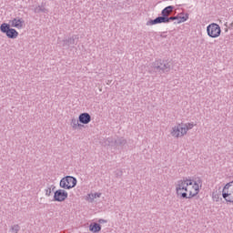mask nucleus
Returning a JSON list of instances; mask_svg holds the SVG:
<instances>
[{
	"label": "nucleus",
	"mask_w": 233,
	"mask_h": 233,
	"mask_svg": "<svg viewBox=\"0 0 233 233\" xmlns=\"http://www.w3.org/2000/svg\"><path fill=\"white\" fill-rule=\"evenodd\" d=\"M222 198L227 203H233V180L224 186Z\"/></svg>",
	"instance_id": "6"
},
{
	"label": "nucleus",
	"mask_w": 233,
	"mask_h": 233,
	"mask_svg": "<svg viewBox=\"0 0 233 233\" xmlns=\"http://www.w3.org/2000/svg\"><path fill=\"white\" fill-rule=\"evenodd\" d=\"M96 198H101V193L88 194L87 201L93 203V201L96 199Z\"/></svg>",
	"instance_id": "19"
},
{
	"label": "nucleus",
	"mask_w": 233,
	"mask_h": 233,
	"mask_svg": "<svg viewBox=\"0 0 233 233\" xmlns=\"http://www.w3.org/2000/svg\"><path fill=\"white\" fill-rule=\"evenodd\" d=\"M127 145V139L124 137H118L115 140V147H125Z\"/></svg>",
	"instance_id": "16"
},
{
	"label": "nucleus",
	"mask_w": 233,
	"mask_h": 233,
	"mask_svg": "<svg viewBox=\"0 0 233 233\" xmlns=\"http://www.w3.org/2000/svg\"><path fill=\"white\" fill-rule=\"evenodd\" d=\"M51 194H52V188L47 187V188L46 189V196H50Z\"/></svg>",
	"instance_id": "24"
},
{
	"label": "nucleus",
	"mask_w": 233,
	"mask_h": 233,
	"mask_svg": "<svg viewBox=\"0 0 233 233\" xmlns=\"http://www.w3.org/2000/svg\"><path fill=\"white\" fill-rule=\"evenodd\" d=\"M212 198L214 199V201H219L221 199V191H218L216 190V191H213L212 193Z\"/></svg>",
	"instance_id": "20"
},
{
	"label": "nucleus",
	"mask_w": 233,
	"mask_h": 233,
	"mask_svg": "<svg viewBox=\"0 0 233 233\" xmlns=\"http://www.w3.org/2000/svg\"><path fill=\"white\" fill-rule=\"evenodd\" d=\"M71 127L73 128V130H76L77 127H83V125L79 124V119H76V118H72L71 119Z\"/></svg>",
	"instance_id": "18"
},
{
	"label": "nucleus",
	"mask_w": 233,
	"mask_h": 233,
	"mask_svg": "<svg viewBox=\"0 0 233 233\" xmlns=\"http://www.w3.org/2000/svg\"><path fill=\"white\" fill-rule=\"evenodd\" d=\"M231 28H233V22L230 24Z\"/></svg>",
	"instance_id": "28"
},
{
	"label": "nucleus",
	"mask_w": 233,
	"mask_h": 233,
	"mask_svg": "<svg viewBox=\"0 0 233 233\" xmlns=\"http://www.w3.org/2000/svg\"><path fill=\"white\" fill-rule=\"evenodd\" d=\"M78 121L82 125H88L92 121V116L88 113H81L78 116Z\"/></svg>",
	"instance_id": "11"
},
{
	"label": "nucleus",
	"mask_w": 233,
	"mask_h": 233,
	"mask_svg": "<svg viewBox=\"0 0 233 233\" xmlns=\"http://www.w3.org/2000/svg\"><path fill=\"white\" fill-rule=\"evenodd\" d=\"M193 128L194 123H181L172 128L171 136H173V137H183V136H187L188 130H192Z\"/></svg>",
	"instance_id": "2"
},
{
	"label": "nucleus",
	"mask_w": 233,
	"mask_h": 233,
	"mask_svg": "<svg viewBox=\"0 0 233 233\" xmlns=\"http://www.w3.org/2000/svg\"><path fill=\"white\" fill-rule=\"evenodd\" d=\"M199 185H201V179L198 181L192 179L178 180L176 186L177 194L183 199H191L199 194Z\"/></svg>",
	"instance_id": "1"
},
{
	"label": "nucleus",
	"mask_w": 233,
	"mask_h": 233,
	"mask_svg": "<svg viewBox=\"0 0 233 233\" xmlns=\"http://www.w3.org/2000/svg\"><path fill=\"white\" fill-rule=\"evenodd\" d=\"M188 19V14H186L184 16H179V20L177 22V25L180 23H185Z\"/></svg>",
	"instance_id": "21"
},
{
	"label": "nucleus",
	"mask_w": 233,
	"mask_h": 233,
	"mask_svg": "<svg viewBox=\"0 0 233 233\" xmlns=\"http://www.w3.org/2000/svg\"><path fill=\"white\" fill-rule=\"evenodd\" d=\"M19 230H21V227H19L17 224L11 227L12 232L18 233Z\"/></svg>",
	"instance_id": "22"
},
{
	"label": "nucleus",
	"mask_w": 233,
	"mask_h": 233,
	"mask_svg": "<svg viewBox=\"0 0 233 233\" xmlns=\"http://www.w3.org/2000/svg\"><path fill=\"white\" fill-rule=\"evenodd\" d=\"M153 70L155 72H159V74H167V72H170V62L167 60H156L153 63Z\"/></svg>",
	"instance_id": "3"
},
{
	"label": "nucleus",
	"mask_w": 233,
	"mask_h": 233,
	"mask_svg": "<svg viewBox=\"0 0 233 233\" xmlns=\"http://www.w3.org/2000/svg\"><path fill=\"white\" fill-rule=\"evenodd\" d=\"M170 21H175L174 16H167L166 18H164V23H170Z\"/></svg>",
	"instance_id": "23"
},
{
	"label": "nucleus",
	"mask_w": 233,
	"mask_h": 233,
	"mask_svg": "<svg viewBox=\"0 0 233 233\" xmlns=\"http://www.w3.org/2000/svg\"><path fill=\"white\" fill-rule=\"evenodd\" d=\"M55 189H56V187H54V186H53V188H52V190H55Z\"/></svg>",
	"instance_id": "30"
},
{
	"label": "nucleus",
	"mask_w": 233,
	"mask_h": 233,
	"mask_svg": "<svg viewBox=\"0 0 233 233\" xmlns=\"http://www.w3.org/2000/svg\"><path fill=\"white\" fill-rule=\"evenodd\" d=\"M77 39H79V36H77L76 35H74L71 37L63 40L62 46H64V48H70L72 45H77Z\"/></svg>",
	"instance_id": "9"
},
{
	"label": "nucleus",
	"mask_w": 233,
	"mask_h": 233,
	"mask_svg": "<svg viewBox=\"0 0 233 233\" xmlns=\"http://www.w3.org/2000/svg\"><path fill=\"white\" fill-rule=\"evenodd\" d=\"M160 37H167V35H160Z\"/></svg>",
	"instance_id": "27"
},
{
	"label": "nucleus",
	"mask_w": 233,
	"mask_h": 233,
	"mask_svg": "<svg viewBox=\"0 0 233 233\" xmlns=\"http://www.w3.org/2000/svg\"><path fill=\"white\" fill-rule=\"evenodd\" d=\"M9 25L13 26V28H18V30H21L25 25V20L15 17L13 20L9 21Z\"/></svg>",
	"instance_id": "10"
},
{
	"label": "nucleus",
	"mask_w": 233,
	"mask_h": 233,
	"mask_svg": "<svg viewBox=\"0 0 233 233\" xmlns=\"http://www.w3.org/2000/svg\"><path fill=\"white\" fill-rule=\"evenodd\" d=\"M175 21H179V15H177V16H173Z\"/></svg>",
	"instance_id": "26"
},
{
	"label": "nucleus",
	"mask_w": 233,
	"mask_h": 233,
	"mask_svg": "<svg viewBox=\"0 0 233 233\" xmlns=\"http://www.w3.org/2000/svg\"><path fill=\"white\" fill-rule=\"evenodd\" d=\"M173 11H174V6L173 5H168L161 11V16L160 17L163 18V19H166V17H168L170 15V14H172Z\"/></svg>",
	"instance_id": "12"
},
{
	"label": "nucleus",
	"mask_w": 233,
	"mask_h": 233,
	"mask_svg": "<svg viewBox=\"0 0 233 233\" xmlns=\"http://www.w3.org/2000/svg\"><path fill=\"white\" fill-rule=\"evenodd\" d=\"M68 198V192L65 189H57L55 191L54 201L62 202L65 201Z\"/></svg>",
	"instance_id": "8"
},
{
	"label": "nucleus",
	"mask_w": 233,
	"mask_h": 233,
	"mask_svg": "<svg viewBox=\"0 0 233 233\" xmlns=\"http://www.w3.org/2000/svg\"><path fill=\"white\" fill-rule=\"evenodd\" d=\"M105 147H116V140L112 137H108L104 141Z\"/></svg>",
	"instance_id": "17"
},
{
	"label": "nucleus",
	"mask_w": 233,
	"mask_h": 233,
	"mask_svg": "<svg viewBox=\"0 0 233 233\" xmlns=\"http://www.w3.org/2000/svg\"><path fill=\"white\" fill-rule=\"evenodd\" d=\"M98 223H100V224L106 223V220L100 218V219H98Z\"/></svg>",
	"instance_id": "25"
},
{
	"label": "nucleus",
	"mask_w": 233,
	"mask_h": 233,
	"mask_svg": "<svg viewBox=\"0 0 233 233\" xmlns=\"http://www.w3.org/2000/svg\"><path fill=\"white\" fill-rule=\"evenodd\" d=\"M207 34L208 37L216 39L221 35V27L216 23H212L207 26Z\"/></svg>",
	"instance_id": "7"
},
{
	"label": "nucleus",
	"mask_w": 233,
	"mask_h": 233,
	"mask_svg": "<svg viewBox=\"0 0 233 233\" xmlns=\"http://www.w3.org/2000/svg\"><path fill=\"white\" fill-rule=\"evenodd\" d=\"M162 23H165L164 19L161 16H157V18H155L153 20L150 19L149 21H147V26H152L154 25H161Z\"/></svg>",
	"instance_id": "14"
},
{
	"label": "nucleus",
	"mask_w": 233,
	"mask_h": 233,
	"mask_svg": "<svg viewBox=\"0 0 233 233\" xmlns=\"http://www.w3.org/2000/svg\"><path fill=\"white\" fill-rule=\"evenodd\" d=\"M180 15H185V13H180Z\"/></svg>",
	"instance_id": "29"
},
{
	"label": "nucleus",
	"mask_w": 233,
	"mask_h": 233,
	"mask_svg": "<svg viewBox=\"0 0 233 233\" xmlns=\"http://www.w3.org/2000/svg\"><path fill=\"white\" fill-rule=\"evenodd\" d=\"M60 187L64 188V190H70L71 188H75L76 185H77V178L72 176L64 177L60 180Z\"/></svg>",
	"instance_id": "4"
},
{
	"label": "nucleus",
	"mask_w": 233,
	"mask_h": 233,
	"mask_svg": "<svg viewBox=\"0 0 233 233\" xmlns=\"http://www.w3.org/2000/svg\"><path fill=\"white\" fill-rule=\"evenodd\" d=\"M0 32H2V34H5L8 39H17V36L19 35V32L15 28H11L10 24L6 23L1 24Z\"/></svg>",
	"instance_id": "5"
},
{
	"label": "nucleus",
	"mask_w": 233,
	"mask_h": 233,
	"mask_svg": "<svg viewBox=\"0 0 233 233\" xmlns=\"http://www.w3.org/2000/svg\"><path fill=\"white\" fill-rule=\"evenodd\" d=\"M45 3H42L41 5L35 6L33 11L35 14H48V9L45 7Z\"/></svg>",
	"instance_id": "13"
},
{
	"label": "nucleus",
	"mask_w": 233,
	"mask_h": 233,
	"mask_svg": "<svg viewBox=\"0 0 233 233\" xmlns=\"http://www.w3.org/2000/svg\"><path fill=\"white\" fill-rule=\"evenodd\" d=\"M90 232L97 233L101 232V224L98 223H93L89 226Z\"/></svg>",
	"instance_id": "15"
}]
</instances>
